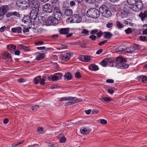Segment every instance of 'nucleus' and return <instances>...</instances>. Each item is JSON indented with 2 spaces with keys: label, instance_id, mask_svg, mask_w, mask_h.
Wrapping results in <instances>:
<instances>
[{
  "label": "nucleus",
  "instance_id": "nucleus-1",
  "mask_svg": "<svg viewBox=\"0 0 147 147\" xmlns=\"http://www.w3.org/2000/svg\"><path fill=\"white\" fill-rule=\"evenodd\" d=\"M127 3L132 6V9L134 11L138 12L143 8V5L141 0H127Z\"/></svg>",
  "mask_w": 147,
  "mask_h": 147
},
{
  "label": "nucleus",
  "instance_id": "nucleus-2",
  "mask_svg": "<svg viewBox=\"0 0 147 147\" xmlns=\"http://www.w3.org/2000/svg\"><path fill=\"white\" fill-rule=\"evenodd\" d=\"M59 100L61 101H68L65 104V105L66 106L71 105L75 103L82 101V100L81 99L78 98L71 96H67L61 98H60Z\"/></svg>",
  "mask_w": 147,
  "mask_h": 147
},
{
  "label": "nucleus",
  "instance_id": "nucleus-3",
  "mask_svg": "<svg viewBox=\"0 0 147 147\" xmlns=\"http://www.w3.org/2000/svg\"><path fill=\"white\" fill-rule=\"evenodd\" d=\"M126 60L122 57H118L116 59V66L118 68L122 69H125L128 67V65L125 64Z\"/></svg>",
  "mask_w": 147,
  "mask_h": 147
},
{
  "label": "nucleus",
  "instance_id": "nucleus-4",
  "mask_svg": "<svg viewBox=\"0 0 147 147\" xmlns=\"http://www.w3.org/2000/svg\"><path fill=\"white\" fill-rule=\"evenodd\" d=\"M86 14L88 16L94 18H97L100 16L99 12L95 8H92L89 9L87 11Z\"/></svg>",
  "mask_w": 147,
  "mask_h": 147
},
{
  "label": "nucleus",
  "instance_id": "nucleus-5",
  "mask_svg": "<svg viewBox=\"0 0 147 147\" xmlns=\"http://www.w3.org/2000/svg\"><path fill=\"white\" fill-rule=\"evenodd\" d=\"M100 9L104 17L109 18L111 16V13L109 10V8L107 6H102L100 7Z\"/></svg>",
  "mask_w": 147,
  "mask_h": 147
},
{
  "label": "nucleus",
  "instance_id": "nucleus-6",
  "mask_svg": "<svg viewBox=\"0 0 147 147\" xmlns=\"http://www.w3.org/2000/svg\"><path fill=\"white\" fill-rule=\"evenodd\" d=\"M45 24L47 26L52 24H57L59 23V21L53 16H51L48 18L47 20L44 21Z\"/></svg>",
  "mask_w": 147,
  "mask_h": 147
},
{
  "label": "nucleus",
  "instance_id": "nucleus-7",
  "mask_svg": "<svg viewBox=\"0 0 147 147\" xmlns=\"http://www.w3.org/2000/svg\"><path fill=\"white\" fill-rule=\"evenodd\" d=\"M68 20L70 23H80L82 20L80 16L78 14H74L71 18H69Z\"/></svg>",
  "mask_w": 147,
  "mask_h": 147
},
{
  "label": "nucleus",
  "instance_id": "nucleus-8",
  "mask_svg": "<svg viewBox=\"0 0 147 147\" xmlns=\"http://www.w3.org/2000/svg\"><path fill=\"white\" fill-rule=\"evenodd\" d=\"M7 5H3L0 7V20L3 18V16L6 13L8 9Z\"/></svg>",
  "mask_w": 147,
  "mask_h": 147
},
{
  "label": "nucleus",
  "instance_id": "nucleus-9",
  "mask_svg": "<svg viewBox=\"0 0 147 147\" xmlns=\"http://www.w3.org/2000/svg\"><path fill=\"white\" fill-rule=\"evenodd\" d=\"M39 7H36V6L34 7H32V9L31 12L30 17L32 19H34L36 18L38 12Z\"/></svg>",
  "mask_w": 147,
  "mask_h": 147
},
{
  "label": "nucleus",
  "instance_id": "nucleus-10",
  "mask_svg": "<svg viewBox=\"0 0 147 147\" xmlns=\"http://www.w3.org/2000/svg\"><path fill=\"white\" fill-rule=\"evenodd\" d=\"M43 11L47 13H51L53 11V8L50 4L46 3L43 6Z\"/></svg>",
  "mask_w": 147,
  "mask_h": 147
},
{
  "label": "nucleus",
  "instance_id": "nucleus-11",
  "mask_svg": "<svg viewBox=\"0 0 147 147\" xmlns=\"http://www.w3.org/2000/svg\"><path fill=\"white\" fill-rule=\"evenodd\" d=\"M16 4L19 7L22 6L23 9H25V7L27 8L28 7V2L25 0H18L16 1Z\"/></svg>",
  "mask_w": 147,
  "mask_h": 147
},
{
  "label": "nucleus",
  "instance_id": "nucleus-12",
  "mask_svg": "<svg viewBox=\"0 0 147 147\" xmlns=\"http://www.w3.org/2000/svg\"><path fill=\"white\" fill-rule=\"evenodd\" d=\"M53 16L58 20V21L60 20L62 16V14L60 9H54Z\"/></svg>",
  "mask_w": 147,
  "mask_h": 147
},
{
  "label": "nucleus",
  "instance_id": "nucleus-13",
  "mask_svg": "<svg viewBox=\"0 0 147 147\" xmlns=\"http://www.w3.org/2000/svg\"><path fill=\"white\" fill-rule=\"evenodd\" d=\"M22 20L24 24H28V26H30V25L32 24L31 19L29 16H24Z\"/></svg>",
  "mask_w": 147,
  "mask_h": 147
},
{
  "label": "nucleus",
  "instance_id": "nucleus-14",
  "mask_svg": "<svg viewBox=\"0 0 147 147\" xmlns=\"http://www.w3.org/2000/svg\"><path fill=\"white\" fill-rule=\"evenodd\" d=\"M61 57L63 60L67 61L72 57V55L70 53H64Z\"/></svg>",
  "mask_w": 147,
  "mask_h": 147
},
{
  "label": "nucleus",
  "instance_id": "nucleus-15",
  "mask_svg": "<svg viewBox=\"0 0 147 147\" xmlns=\"http://www.w3.org/2000/svg\"><path fill=\"white\" fill-rule=\"evenodd\" d=\"M30 4L31 5L32 7H34L36 6V7H39L38 0H28Z\"/></svg>",
  "mask_w": 147,
  "mask_h": 147
},
{
  "label": "nucleus",
  "instance_id": "nucleus-16",
  "mask_svg": "<svg viewBox=\"0 0 147 147\" xmlns=\"http://www.w3.org/2000/svg\"><path fill=\"white\" fill-rule=\"evenodd\" d=\"M80 130L81 133L84 135H87L90 131V129L85 127H82Z\"/></svg>",
  "mask_w": 147,
  "mask_h": 147
},
{
  "label": "nucleus",
  "instance_id": "nucleus-17",
  "mask_svg": "<svg viewBox=\"0 0 147 147\" xmlns=\"http://www.w3.org/2000/svg\"><path fill=\"white\" fill-rule=\"evenodd\" d=\"M69 28H62L59 30V33L61 34H65L68 33L69 31Z\"/></svg>",
  "mask_w": 147,
  "mask_h": 147
},
{
  "label": "nucleus",
  "instance_id": "nucleus-18",
  "mask_svg": "<svg viewBox=\"0 0 147 147\" xmlns=\"http://www.w3.org/2000/svg\"><path fill=\"white\" fill-rule=\"evenodd\" d=\"M89 69L91 70L97 71L98 69V66L94 64H91L89 67Z\"/></svg>",
  "mask_w": 147,
  "mask_h": 147
},
{
  "label": "nucleus",
  "instance_id": "nucleus-19",
  "mask_svg": "<svg viewBox=\"0 0 147 147\" xmlns=\"http://www.w3.org/2000/svg\"><path fill=\"white\" fill-rule=\"evenodd\" d=\"M128 12L124 10H121L120 13V16L122 18H124L127 16Z\"/></svg>",
  "mask_w": 147,
  "mask_h": 147
},
{
  "label": "nucleus",
  "instance_id": "nucleus-20",
  "mask_svg": "<svg viewBox=\"0 0 147 147\" xmlns=\"http://www.w3.org/2000/svg\"><path fill=\"white\" fill-rule=\"evenodd\" d=\"M139 16L141 18L142 20H143L147 16V11H145L143 12H141Z\"/></svg>",
  "mask_w": 147,
  "mask_h": 147
},
{
  "label": "nucleus",
  "instance_id": "nucleus-21",
  "mask_svg": "<svg viewBox=\"0 0 147 147\" xmlns=\"http://www.w3.org/2000/svg\"><path fill=\"white\" fill-rule=\"evenodd\" d=\"M136 50L134 46H131L129 48H126L125 51L127 53H131L134 51Z\"/></svg>",
  "mask_w": 147,
  "mask_h": 147
},
{
  "label": "nucleus",
  "instance_id": "nucleus-22",
  "mask_svg": "<svg viewBox=\"0 0 147 147\" xmlns=\"http://www.w3.org/2000/svg\"><path fill=\"white\" fill-rule=\"evenodd\" d=\"M73 11L72 10L69 9H66L64 12L65 15L68 16L71 15Z\"/></svg>",
  "mask_w": 147,
  "mask_h": 147
},
{
  "label": "nucleus",
  "instance_id": "nucleus-23",
  "mask_svg": "<svg viewBox=\"0 0 147 147\" xmlns=\"http://www.w3.org/2000/svg\"><path fill=\"white\" fill-rule=\"evenodd\" d=\"M7 48L11 52H14L16 50V46L13 45H9L7 46Z\"/></svg>",
  "mask_w": 147,
  "mask_h": 147
},
{
  "label": "nucleus",
  "instance_id": "nucleus-24",
  "mask_svg": "<svg viewBox=\"0 0 147 147\" xmlns=\"http://www.w3.org/2000/svg\"><path fill=\"white\" fill-rule=\"evenodd\" d=\"M18 48L20 49H23L24 51H29L28 47L22 45H19Z\"/></svg>",
  "mask_w": 147,
  "mask_h": 147
},
{
  "label": "nucleus",
  "instance_id": "nucleus-25",
  "mask_svg": "<svg viewBox=\"0 0 147 147\" xmlns=\"http://www.w3.org/2000/svg\"><path fill=\"white\" fill-rule=\"evenodd\" d=\"M123 24L125 26H126L129 24L131 26H133V24L131 22V21L129 19H127L125 21L123 22Z\"/></svg>",
  "mask_w": 147,
  "mask_h": 147
},
{
  "label": "nucleus",
  "instance_id": "nucleus-26",
  "mask_svg": "<svg viewBox=\"0 0 147 147\" xmlns=\"http://www.w3.org/2000/svg\"><path fill=\"white\" fill-rule=\"evenodd\" d=\"M104 33L105 34L104 37L107 39L111 38L112 36L110 32H105Z\"/></svg>",
  "mask_w": 147,
  "mask_h": 147
},
{
  "label": "nucleus",
  "instance_id": "nucleus-27",
  "mask_svg": "<svg viewBox=\"0 0 147 147\" xmlns=\"http://www.w3.org/2000/svg\"><path fill=\"white\" fill-rule=\"evenodd\" d=\"M22 27L23 32L24 33H25L26 32H28L29 31V29L30 28V26H29V28H28V26H27V28H26V26L22 25Z\"/></svg>",
  "mask_w": 147,
  "mask_h": 147
},
{
  "label": "nucleus",
  "instance_id": "nucleus-28",
  "mask_svg": "<svg viewBox=\"0 0 147 147\" xmlns=\"http://www.w3.org/2000/svg\"><path fill=\"white\" fill-rule=\"evenodd\" d=\"M109 59H105L101 62V65L103 66H106L109 62Z\"/></svg>",
  "mask_w": 147,
  "mask_h": 147
},
{
  "label": "nucleus",
  "instance_id": "nucleus-29",
  "mask_svg": "<svg viewBox=\"0 0 147 147\" xmlns=\"http://www.w3.org/2000/svg\"><path fill=\"white\" fill-rule=\"evenodd\" d=\"M65 79H67V80H69L71 79L72 78V76L69 73H67L65 75Z\"/></svg>",
  "mask_w": 147,
  "mask_h": 147
},
{
  "label": "nucleus",
  "instance_id": "nucleus-30",
  "mask_svg": "<svg viewBox=\"0 0 147 147\" xmlns=\"http://www.w3.org/2000/svg\"><path fill=\"white\" fill-rule=\"evenodd\" d=\"M44 56V54L40 53L37 56L36 58V59L37 60H40L43 59Z\"/></svg>",
  "mask_w": 147,
  "mask_h": 147
},
{
  "label": "nucleus",
  "instance_id": "nucleus-31",
  "mask_svg": "<svg viewBox=\"0 0 147 147\" xmlns=\"http://www.w3.org/2000/svg\"><path fill=\"white\" fill-rule=\"evenodd\" d=\"M41 79V76H38L35 78L34 79V83L36 84H38L40 81Z\"/></svg>",
  "mask_w": 147,
  "mask_h": 147
},
{
  "label": "nucleus",
  "instance_id": "nucleus-32",
  "mask_svg": "<svg viewBox=\"0 0 147 147\" xmlns=\"http://www.w3.org/2000/svg\"><path fill=\"white\" fill-rule=\"evenodd\" d=\"M139 78L143 82L145 83L147 81V77L145 76H140Z\"/></svg>",
  "mask_w": 147,
  "mask_h": 147
},
{
  "label": "nucleus",
  "instance_id": "nucleus-33",
  "mask_svg": "<svg viewBox=\"0 0 147 147\" xmlns=\"http://www.w3.org/2000/svg\"><path fill=\"white\" fill-rule=\"evenodd\" d=\"M3 57L4 58H5L6 59H9L11 57V54L8 52L5 53L3 55Z\"/></svg>",
  "mask_w": 147,
  "mask_h": 147
},
{
  "label": "nucleus",
  "instance_id": "nucleus-34",
  "mask_svg": "<svg viewBox=\"0 0 147 147\" xmlns=\"http://www.w3.org/2000/svg\"><path fill=\"white\" fill-rule=\"evenodd\" d=\"M123 47V46H121L119 47L116 49V52H121L123 51H125V49H124Z\"/></svg>",
  "mask_w": 147,
  "mask_h": 147
},
{
  "label": "nucleus",
  "instance_id": "nucleus-35",
  "mask_svg": "<svg viewBox=\"0 0 147 147\" xmlns=\"http://www.w3.org/2000/svg\"><path fill=\"white\" fill-rule=\"evenodd\" d=\"M59 137H61L60 140L59 141L61 143H64V142L66 140V138L64 137H63L62 134H60L59 135Z\"/></svg>",
  "mask_w": 147,
  "mask_h": 147
},
{
  "label": "nucleus",
  "instance_id": "nucleus-36",
  "mask_svg": "<svg viewBox=\"0 0 147 147\" xmlns=\"http://www.w3.org/2000/svg\"><path fill=\"white\" fill-rule=\"evenodd\" d=\"M116 24L117 27L119 29H121L123 28V26L119 22H117Z\"/></svg>",
  "mask_w": 147,
  "mask_h": 147
},
{
  "label": "nucleus",
  "instance_id": "nucleus-37",
  "mask_svg": "<svg viewBox=\"0 0 147 147\" xmlns=\"http://www.w3.org/2000/svg\"><path fill=\"white\" fill-rule=\"evenodd\" d=\"M87 3H89L95 4L97 1V0H85Z\"/></svg>",
  "mask_w": 147,
  "mask_h": 147
},
{
  "label": "nucleus",
  "instance_id": "nucleus-38",
  "mask_svg": "<svg viewBox=\"0 0 147 147\" xmlns=\"http://www.w3.org/2000/svg\"><path fill=\"white\" fill-rule=\"evenodd\" d=\"M101 99L102 101H103H103L107 102H110L111 100L110 98L107 97H102Z\"/></svg>",
  "mask_w": 147,
  "mask_h": 147
},
{
  "label": "nucleus",
  "instance_id": "nucleus-39",
  "mask_svg": "<svg viewBox=\"0 0 147 147\" xmlns=\"http://www.w3.org/2000/svg\"><path fill=\"white\" fill-rule=\"evenodd\" d=\"M56 76H57V78H58L59 80H61V77L62 76V73H56L55 74Z\"/></svg>",
  "mask_w": 147,
  "mask_h": 147
},
{
  "label": "nucleus",
  "instance_id": "nucleus-40",
  "mask_svg": "<svg viewBox=\"0 0 147 147\" xmlns=\"http://www.w3.org/2000/svg\"><path fill=\"white\" fill-rule=\"evenodd\" d=\"M45 76H43L42 78H41L40 82L41 84L44 85L45 83Z\"/></svg>",
  "mask_w": 147,
  "mask_h": 147
},
{
  "label": "nucleus",
  "instance_id": "nucleus-41",
  "mask_svg": "<svg viewBox=\"0 0 147 147\" xmlns=\"http://www.w3.org/2000/svg\"><path fill=\"white\" fill-rule=\"evenodd\" d=\"M89 32L88 30L86 29H83L81 32V33L82 34H88Z\"/></svg>",
  "mask_w": 147,
  "mask_h": 147
},
{
  "label": "nucleus",
  "instance_id": "nucleus-42",
  "mask_svg": "<svg viewBox=\"0 0 147 147\" xmlns=\"http://www.w3.org/2000/svg\"><path fill=\"white\" fill-rule=\"evenodd\" d=\"M140 40L142 41H147V39L145 36H140L139 38Z\"/></svg>",
  "mask_w": 147,
  "mask_h": 147
},
{
  "label": "nucleus",
  "instance_id": "nucleus-43",
  "mask_svg": "<svg viewBox=\"0 0 147 147\" xmlns=\"http://www.w3.org/2000/svg\"><path fill=\"white\" fill-rule=\"evenodd\" d=\"M84 61L86 62H88L90 60V57L88 56L84 55Z\"/></svg>",
  "mask_w": 147,
  "mask_h": 147
},
{
  "label": "nucleus",
  "instance_id": "nucleus-44",
  "mask_svg": "<svg viewBox=\"0 0 147 147\" xmlns=\"http://www.w3.org/2000/svg\"><path fill=\"white\" fill-rule=\"evenodd\" d=\"M39 106L38 105H35L32 107V110L33 111H36L39 108Z\"/></svg>",
  "mask_w": 147,
  "mask_h": 147
},
{
  "label": "nucleus",
  "instance_id": "nucleus-45",
  "mask_svg": "<svg viewBox=\"0 0 147 147\" xmlns=\"http://www.w3.org/2000/svg\"><path fill=\"white\" fill-rule=\"evenodd\" d=\"M55 6H53L54 9H59V2H56V4H55Z\"/></svg>",
  "mask_w": 147,
  "mask_h": 147
},
{
  "label": "nucleus",
  "instance_id": "nucleus-46",
  "mask_svg": "<svg viewBox=\"0 0 147 147\" xmlns=\"http://www.w3.org/2000/svg\"><path fill=\"white\" fill-rule=\"evenodd\" d=\"M125 32L127 34H129L131 32L132 30L130 28H128V29L125 30Z\"/></svg>",
  "mask_w": 147,
  "mask_h": 147
},
{
  "label": "nucleus",
  "instance_id": "nucleus-47",
  "mask_svg": "<svg viewBox=\"0 0 147 147\" xmlns=\"http://www.w3.org/2000/svg\"><path fill=\"white\" fill-rule=\"evenodd\" d=\"M24 142V141H22L21 142L18 143L16 144H13L12 145V147H15L16 146H18V145L22 144Z\"/></svg>",
  "mask_w": 147,
  "mask_h": 147
},
{
  "label": "nucleus",
  "instance_id": "nucleus-48",
  "mask_svg": "<svg viewBox=\"0 0 147 147\" xmlns=\"http://www.w3.org/2000/svg\"><path fill=\"white\" fill-rule=\"evenodd\" d=\"M75 76L76 78H80L81 77L80 73L78 72H76L75 74Z\"/></svg>",
  "mask_w": 147,
  "mask_h": 147
},
{
  "label": "nucleus",
  "instance_id": "nucleus-49",
  "mask_svg": "<svg viewBox=\"0 0 147 147\" xmlns=\"http://www.w3.org/2000/svg\"><path fill=\"white\" fill-rule=\"evenodd\" d=\"M52 80L53 81H56L59 80L55 75L52 77Z\"/></svg>",
  "mask_w": 147,
  "mask_h": 147
},
{
  "label": "nucleus",
  "instance_id": "nucleus-50",
  "mask_svg": "<svg viewBox=\"0 0 147 147\" xmlns=\"http://www.w3.org/2000/svg\"><path fill=\"white\" fill-rule=\"evenodd\" d=\"M17 33H21L22 32V30L23 29L22 28L20 27H17Z\"/></svg>",
  "mask_w": 147,
  "mask_h": 147
},
{
  "label": "nucleus",
  "instance_id": "nucleus-51",
  "mask_svg": "<svg viewBox=\"0 0 147 147\" xmlns=\"http://www.w3.org/2000/svg\"><path fill=\"white\" fill-rule=\"evenodd\" d=\"M101 124H105L107 123V121L104 119H101L100 120Z\"/></svg>",
  "mask_w": 147,
  "mask_h": 147
},
{
  "label": "nucleus",
  "instance_id": "nucleus-52",
  "mask_svg": "<svg viewBox=\"0 0 147 147\" xmlns=\"http://www.w3.org/2000/svg\"><path fill=\"white\" fill-rule=\"evenodd\" d=\"M11 15L15 16L17 17H19L20 16V14L18 12H14L11 13Z\"/></svg>",
  "mask_w": 147,
  "mask_h": 147
},
{
  "label": "nucleus",
  "instance_id": "nucleus-53",
  "mask_svg": "<svg viewBox=\"0 0 147 147\" xmlns=\"http://www.w3.org/2000/svg\"><path fill=\"white\" fill-rule=\"evenodd\" d=\"M113 25V23H108L107 24L106 26L108 28H111V27Z\"/></svg>",
  "mask_w": 147,
  "mask_h": 147
},
{
  "label": "nucleus",
  "instance_id": "nucleus-54",
  "mask_svg": "<svg viewBox=\"0 0 147 147\" xmlns=\"http://www.w3.org/2000/svg\"><path fill=\"white\" fill-rule=\"evenodd\" d=\"M107 42V40H105L102 42H100L98 44V45H102L104 44L105 43H106Z\"/></svg>",
  "mask_w": 147,
  "mask_h": 147
},
{
  "label": "nucleus",
  "instance_id": "nucleus-55",
  "mask_svg": "<svg viewBox=\"0 0 147 147\" xmlns=\"http://www.w3.org/2000/svg\"><path fill=\"white\" fill-rule=\"evenodd\" d=\"M11 31L14 33H17V28H12L11 29Z\"/></svg>",
  "mask_w": 147,
  "mask_h": 147
},
{
  "label": "nucleus",
  "instance_id": "nucleus-56",
  "mask_svg": "<svg viewBox=\"0 0 147 147\" xmlns=\"http://www.w3.org/2000/svg\"><path fill=\"white\" fill-rule=\"evenodd\" d=\"M90 38L93 40H95L96 39V36L93 35H91L89 36Z\"/></svg>",
  "mask_w": 147,
  "mask_h": 147
},
{
  "label": "nucleus",
  "instance_id": "nucleus-57",
  "mask_svg": "<svg viewBox=\"0 0 147 147\" xmlns=\"http://www.w3.org/2000/svg\"><path fill=\"white\" fill-rule=\"evenodd\" d=\"M18 81L20 83H21L23 82H25V80L24 79L21 78L20 79H18Z\"/></svg>",
  "mask_w": 147,
  "mask_h": 147
},
{
  "label": "nucleus",
  "instance_id": "nucleus-58",
  "mask_svg": "<svg viewBox=\"0 0 147 147\" xmlns=\"http://www.w3.org/2000/svg\"><path fill=\"white\" fill-rule=\"evenodd\" d=\"M57 2H59L58 0H53L52 2L53 6H55V4H56Z\"/></svg>",
  "mask_w": 147,
  "mask_h": 147
},
{
  "label": "nucleus",
  "instance_id": "nucleus-59",
  "mask_svg": "<svg viewBox=\"0 0 147 147\" xmlns=\"http://www.w3.org/2000/svg\"><path fill=\"white\" fill-rule=\"evenodd\" d=\"M6 27L5 26L2 27L0 28V32H3L5 30Z\"/></svg>",
  "mask_w": 147,
  "mask_h": 147
},
{
  "label": "nucleus",
  "instance_id": "nucleus-60",
  "mask_svg": "<svg viewBox=\"0 0 147 147\" xmlns=\"http://www.w3.org/2000/svg\"><path fill=\"white\" fill-rule=\"evenodd\" d=\"M106 82L109 83H113L114 81L112 79H108L106 80Z\"/></svg>",
  "mask_w": 147,
  "mask_h": 147
},
{
  "label": "nucleus",
  "instance_id": "nucleus-61",
  "mask_svg": "<svg viewBox=\"0 0 147 147\" xmlns=\"http://www.w3.org/2000/svg\"><path fill=\"white\" fill-rule=\"evenodd\" d=\"M9 122V120L7 118H5V119L3 121V123L4 124H6L7 123Z\"/></svg>",
  "mask_w": 147,
  "mask_h": 147
},
{
  "label": "nucleus",
  "instance_id": "nucleus-62",
  "mask_svg": "<svg viewBox=\"0 0 147 147\" xmlns=\"http://www.w3.org/2000/svg\"><path fill=\"white\" fill-rule=\"evenodd\" d=\"M98 110L93 109L92 111V113L93 114H96L98 113Z\"/></svg>",
  "mask_w": 147,
  "mask_h": 147
},
{
  "label": "nucleus",
  "instance_id": "nucleus-63",
  "mask_svg": "<svg viewBox=\"0 0 147 147\" xmlns=\"http://www.w3.org/2000/svg\"><path fill=\"white\" fill-rule=\"evenodd\" d=\"M102 34V32L101 31H100L97 33V35L98 37H100Z\"/></svg>",
  "mask_w": 147,
  "mask_h": 147
},
{
  "label": "nucleus",
  "instance_id": "nucleus-64",
  "mask_svg": "<svg viewBox=\"0 0 147 147\" xmlns=\"http://www.w3.org/2000/svg\"><path fill=\"white\" fill-rule=\"evenodd\" d=\"M142 34L143 35H146L147 34V29H146L143 30Z\"/></svg>",
  "mask_w": 147,
  "mask_h": 147
}]
</instances>
